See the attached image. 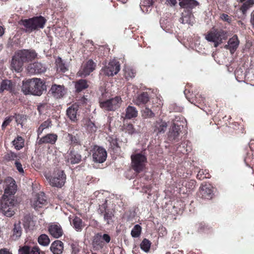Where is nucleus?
Masks as SVG:
<instances>
[{
  "instance_id": "f257e3e1",
  "label": "nucleus",
  "mask_w": 254,
  "mask_h": 254,
  "mask_svg": "<svg viewBox=\"0 0 254 254\" xmlns=\"http://www.w3.org/2000/svg\"><path fill=\"white\" fill-rule=\"evenodd\" d=\"M46 90L45 83L38 78H33L23 82L22 86V91L25 95L40 96Z\"/></svg>"
},
{
  "instance_id": "f03ea898",
  "label": "nucleus",
  "mask_w": 254,
  "mask_h": 254,
  "mask_svg": "<svg viewBox=\"0 0 254 254\" xmlns=\"http://www.w3.org/2000/svg\"><path fill=\"white\" fill-rule=\"evenodd\" d=\"M46 19L43 16H36L29 19L21 20L19 24L25 28L26 32H31L44 28Z\"/></svg>"
},
{
  "instance_id": "7ed1b4c3",
  "label": "nucleus",
  "mask_w": 254,
  "mask_h": 254,
  "mask_svg": "<svg viewBox=\"0 0 254 254\" xmlns=\"http://www.w3.org/2000/svg\"><path fill=\"white\" fill-rule=\"evenodd\" d=\"M15 200L11 198L4 197L1 203L0 210L2 214L7 217H11L15 213Z\"/></svg>"
},
{
  "instance_id": "20e7f679",
  "label": "nucleus",
  "mask_w": 254,
  "mask_h": 254,
  "mask_svg": "<svg viewBox=\"0 0 254 254\" xmlns=\"http://www.w3.org/2000/svg\"><path fill=\"white\" fill-rule=\"evenodd\" d=\"M131 158L133 169L137 173L142 171L146 161L145 155L141 153H137L132 155Z\"/></svg>"
},
{
  "instance_id": "39448f33",
  "label": "nucleus",
  "mask_w": 254,
  "mask_h": 254,
  "mask_svg": "<svg viewBox=\"0 0 254 254\" xmlns=\"http://www.w3.org/2000/svg\"><path fill=\"white\" fill-rule=\"evenodd\" d=\"M66 176L63 171H55L53 176L49 178L50 184L53 186L61 188L65 183Z\"/></svg>"
},
{
  "instance_id": "423d86ee",
  "label": "nucleus",
  "mask_w": 254,
  "mask_h": 254,
  "mask_svg": "<svg viewBox=\"0 0 254 254\" xmlns=\"http://www.w3.org/2000/svg\"><path fill=\"white\" fill-rule=\"evenodd\" d=\"M122 102L121 97L116 96L100 103V107L106 110L114 111L119 108Z\"/></svg>"
},
{
  "instance_id": "0eeeda50",
  "label": "nucleus",
  "mask_w": 254,
  "mask_h": 254,
  "mask_svg": "<svg viewBox=\"0 0 254 254\" xmlns=\"http://www.w3.org/2000/svg\"><path fill=\"white\" fill-rule=\"evenodd\" d=\"M120 70V65L116 60L110 61L107 65L102 69V71L107 76H113Z\"/></svg>"
},
{
  "instance_id": "6e6552de",
  "label": "nucleus",
  "mask_w": 254,
  "mask_h": 254,
  "mask_svg": "<svg viewBox=\"0 0 254 254\" xmlns=\"http://www.w3.org/2000/svg\"><path fill=\"white\" fill-rule=\"evenodd\" d=\"M93 160L97 163H101L104 162L107 156V153L103 148L94 146L92 151Z\"/></svg>"
},
{
  "instance_id": "1a4fd4ad",
  "label": "nucleus",
  "mask_w": 254,
  "mask_h": 254,
  "mask_svg": "<svg viewBox=\"0 0 254 254\" xmlns=\"http://www.w3.org/2000/svg\"><path fill=\"white\" fill-rule=\"evenodd\" d=\"M37 56V53L34 50H23L17 52V57L23 63H27L34 60Z\"/></svg>"
},
{
  "instance_id": "9d476101",
  "label": "nucleus",
  "mask_w": 254,
  "mask_h": 254,
  "mask_svg": "<svg viewBox=\"0 0 254 254\" xmlns=\"http://www.w3.org/2000/svg\"><path fill=\"white\" fill-rule=\"evenodd\" d=\"M96 66V64L92 60H90L82 65L77 72V75L80 77L89 75L95 69Z\"/></svg>"
},
{
  "instance_id": "9b49d317",
  "label": "nucleus",
  "mask_w": 254,
  "mask_h": 254,
  "mask_svg": "<svg viewBox=\"0 0 254 254\" xmlns=\"http://www.w3.org/2000/svg\"><path fill=\"white\" fill-rule=\"evenodd\" d=\"M227 33L222 30L212 29L205 36V39L209 42L215 41L220 39H226Z\"/></svg>"
},
{
  "instance_id": "f8f14e48",
  "label": "nucleus",
  "mask_w": 254,
  "mask_h": 254,
  "mask_svg": "<svg viewBox=\"0 0 254 254\" xmlns=\"http://www.w3.org/2000/svg\"><path fill=\"white\" fill-rule=\"evenodd\" d=\"M47 203L45 194L43 192L37 193L31 200V205L35 209H38Z\"/></svg>"
},
{
  "instance_id": "ddd939ff",
  "label": "nucleus",
  "mask_w": 254,
  "mask_h": 254,
  "mask_svg": "<svg viewBox=\"0 0 254 254\" xmlns=\"http://www.w3.org/2000/svg\"><path fill=\"white\" fill-rule=\"evenodd\" d=\"M5 188L3 197L11 195L15 193L16 190V185L15 181L11 177H8L5 180Z\"/></svg>"
},
{
  "instance_id": "4468645a",
  "label": "nucleus",
  "mask_w": 254,
  "mask_h": 254,
  "mask_svg": "<svg viewBox=\"0 0 254 254\" xmlns=\"http://www.w3.org/2000/svg\"><path fill=\"white\" fill-rule=\"evenodd\" d=\"M27 70L31 74H39L45 72L46 67L42 63L35 62L29 64L27 67Z\"/></svg>"
},
{
  "instance_id": "2eb2a0df",
  "label": "nucleus",
  "mask_w": 254,
  "mask_h": 254,
  "mask_svg": "<svg viewBox=\"0 0 254 254\" xmlns=\"http://www.w3.org/2000/svg\"><path fill=\"white\" fill-rule=\"evenodd\" d=\"M168 124L167 122L161 119L156 121L152 125L153 132L157 135L164 133L167 129Z\"/></svg>"
},
{
  "instance_id": "dca6fc26",
  "label": "nucleus",
  "mask_w": 254,
  "mask_h": 254,
  "mask_svg": "<svg viewBox=\"0 0 254 254\" xmlns=\"http://www.w3.org/2000/svg\"><path fill=\"white\" fill-rule=\"evenodd\" d=\"M50 92L52 95L56 98H61L65 94V89L64 85L53 84Z\"/></svg>"
},
{
  "instance_id": "f3484780",
  "label": "nucleus",
  "mask_w": 254,
  "mask_h": 254,
  "mask_svg": "<svg viewBox=\"0 0 254 254\" xmlns=\"http://www.w3.org/2000/svg\"><path fill=\"white\" fill-rule=\"evenodd\" d=\"M240 44V41L238 36L236 35H234L232 38H230L224 48L230 51L231 54H233L237 49Z\"/></svg>"
},
{
  "instance_id": "a211bd4d",
  "label": "nucleus",
  "mask_w": 254,
  "mask_h": 254,
  "mask_svg": "<svg viewBox=\"0 0 254 254\" xmlns=\"http://www.w3.org/2000/svg\"><path fill=\"white\" fill-rule=\"evenodd\" d=\"M180 132V126L174 122L168 132V135L169 140L171 141L176 140L178 138Z\"/></svg>"
},
{
  "instance_id": "6ab92c4d",
  "label": "nucleus",
  "mask_w": 254,
  "mask_h": 254,
  "mask_svg": "<svg viewBox=\"0 0 254 254\" xmlns=\"http://www.w3.org/2000/svg\"><path fill=\"white\" fill-rule=\"evenodd\" d=\"M50 235L55 238H59L63 234V231L60 225L52 224L48 229Z\"/></svg>"
},
{
  "instance_id": "aec40b11",
  "label": "nucleus",
  "mask_w": 254,
  "mask_h": 254,
  "mask_svg": "<svg viewBox=\"0 0 254 254\" xmlns=\"http://www.w3.org/2000/svg\"><path fill=\"white\" fill-rule=\"evenodd\" d=\"M67 163L71 164H77L81 160V156L75 151H70L66 156Z\"/></svg>"
},
{
  "instance_id": "412c9836",
  "label": "nucleus",
  "mask_w": 254,
  "mask_h": 254,
  "mask_svg": "<svg viewBox=\"0 0 254 254\" xmlns=\"http://www.w3.org/2000/svg\"><path fill=\"white\" fill-rule=\"evenodd\" d=\"M213 191L210 185L202 186L200 189L201 197L205 199H210L213 195Z\"/></svg>"
},
{
  "instance_id": "4be33fe9",
  "label": "nucleus",
  "mask_w": 254,
  "mask_h": 254,
  "mask_svg": "<svg viewBox=\"0 0 254 254\" xmlns=\"http://www.w3.org/2000/svg\"><path fill=\"white\" fill-rule=\"evenodd\" d=\"M57 138L58 136L56 134H48L40 138L38 141V143L39 144H42L44 143H50L54 144L56 142Z\"/></svg>"
},
{
  "instance_id": "5701e85b",
  "label": "nucleus",
  "mask_w": 254,
  "mask_h": 254,
  "mask_svg": "<svg viewBox=\"0 0 254 254\" xmlns=\"http://www.w3.org/2000/svg\"><path fill=\"white\" fill-rule=\"evenodd\" d=\"M71 225L77 232H80L83 228L84 225L81 219L77 216H73L72 218L71 216L69 217Z\"/></svg>"
},
{
  "instance_id": "b1692460",
  "label": "nucleus",
  "mask_w": 254,
  "mask_h": 254,
  "mask_svg": "<svg viewBox=\"0 0 254 254\" xmlns=\"http://www.w3.org/2000/svg\"><path fill=\"white\" fill-rule=\"evenodd\" d=\"M23 62L17 57V53L14 56L11 61V67L16 72H19L22 70Z\"/></svg>"
},
{
  "instance_id": "393cba45",
  "label": "nucleus",
  "mask_w": 254,
  "mask_h": 254,
  "mask_svg": "<svg viewBox=\"0 0 254 254\" xmlns=\"http://www.w3.org/2000/svg\"><path fill=\"white\" fill-rule=\"evenodd\" d=\"M78 110V106L73 104L66 110V115L69 119L73 122L77 121V112Z\"/></svg>"
},
{
  "instance_id": "a878e982",
  "label": "nucleus",
  "mask_w": 254,
  "mask_h": 254,
  "mask_svg": "<svg viewBox=\"0 0 254 254\" xmlns=\"http://www.w3.org/2000/svg\"><path fill=\"white\" fill-rule=\"evenodd\" d=\"M50 250L54 254H61L64 250V244L61 241L56 240L51 244Z\"/></svg>"
},
{
  "instance_id": "bb28decb",
  "label": "nucleus",
  "mask_w": 254,
  "mask_h": 254,
  "mask_svg": "<svg viewBox=\"0 0 254 254\" xmlns=\"http://www.w3.org/2000/svg\"><path fill=\"white\" fill-rule=\"evenodd\" d=\"M22 229L21 227V223L18 221L14 224V228L13 229V233L11 236L12 239L14 240H17L21 236Z\"/></svg>"
},
{
  "instance_id": "cd10ccee",
  "label": "nucleus",
  "mask_w": 254,
  "mask_h": 254,
  "mask_svg": "<svg viewBox=\"0 0 254 254\" xmlns=\"http://www.w3.org/2000/svg\"><path fill=\"white\" fill-rule=\"evenodd\" d=\"M149 101V96L147 93L143 92L139 95L135 99L133 100L134 103L137 105L140 106L143 104H145Z\"/></svg>"
},
{
  "instance_id": "c85d7f7f",
  "label": "nucleus",
  "mask_w": 254,
  "mask_h": 254,
  "mask_svg": "<svg viewBox=\"0 0 254 254\" xmlns=\"http://www.w3.org/2000/svg\"><path fill=\"white\" fill-rule=\"evenodd\" d=\"M179 5L185 8H193L198 5V2L195 0H179Z\"/></svg>"
},
{
  "instance_id": "c756f323",
  "label": "nucleus",
  "mask_w": 254,
  "mask_h": 254,
  "mask_svg": "<svg viewBox=\"0 0 254 254\" xmlns=\"http://www.w3.org/2000/svg\"><path fill=\"white\" fill-rule=\"evenodd\" d=\"M138 115V111L135 107L128 106L126 109L125 118L131 119L136 118Z\"/></svg>"
},
{
  "instance_id": "7c9ffc66",
  "label": "nucleus",
  "mask_w": 254,
  "mask_h": 254,
  "mask_svg": "<svg viewBox=\"0 0 254 254\" xmlns=\"http://www.w3.org/2000/svg\"><path fill=\"white\" fill-rule=\"evenodd\" d=\"M22 221L23 226L25 228H32L35 225V222L33 220V218L30 214L25 215Z\"/></svg>"
},
{
  "instance_id": "2f4dec72",
  "label": "nucleus",
  "mask_w": 254,
  "mask_h": 254,
  "mask_svg": "<svg viewBox=\"0 0 254 254\" xmlns=\"http://www.w3.org/2000/svg\"><path fill=\"white\" fill-rule=\"evenodd\" d=\"M141 115L143 119H152L155 117V113L148 107H145L141 111Z\"/></svg>"
},
{
  "instance_id": "473e14b6",
  "label": "nucleus",
  "mask_w": 254,
  "mask_h": 254,
  "mask_svg": "<svg viewBox=\"0 0 254 254\" xmlns=\"http://www.w3.org/2000/svg\"><path fill=\"white\" fill-rule=\"evenodd\" d=\"M193 17L191 14L190 12L182 13V17L180 19V21L183 23H188L192 24L193 23Z\"/></svg>"
},
{
  "instance_id": "72a5a7b5",
  "label": "nucleus",
  "mask_w": 254,
  "mask_h": 254,
  "mask_svg": "<svg viewBox=\"0 0 254 254\" xmlns=\"http://www.w3.org/2000/svg\"><path fill=\"white\" fill-rule=\"evenodd\" d=\"M13 84L10 80H3L0 83V92H2L4 90L12 91Z\"/></svg>"
},
{
  "instance_id": "f704fd0d",
  "label": "nucleus",
  "mask_w": 254,
  "mask_h": 254,
  "mask_svg": "<svg viewBox=\"0 0 254 254\" xmlns=\"http://www.w3.org/2000/svg\"><path fill=\"white\" fill-rule=\"evenodd\" d=\"M87 81L84 79H80L77 81L75 84V88L78 92H80L82 90L88 87Z\"/></svg>"
},
{
  "instance_id": "c9c22d12",
  "label": "nucleus",
  "mask_w": 254,
  "mask_h": 254,
  "mask_svg": "<svg viewBox=\"0 0 254 254\" xmlns=\"http://www.w3.org/2000/svg\"><path fill=\"white\" fill-rule=\"evenodd\" d=\"M39 244L43 246H47L50 243L49 237L46 234L41 235L38 239Z\"/></svg>"
},
{
  "instance_id": "e433bc0d",
  "label": "nucleus",
  "mask_w": 254,
  "mask_h": 254,
  "mask_svg": "<svg viewBox=\"0 0 254 254\" xmlns=\"http://www.w3.org/2000/svg\"><path fill=\"white\" fill-rule=\"evenodd\" d=\"M12 143L15 148L20 150L24 146V139L21 136H17L13 141Z\"/></svg>"
},
{
  "instance_id": "4c0bfd02",
  "label": "nucleus",
  "mask_w": 254,
  "mask_h": 254,
  "mask_svg": "<svg viewBox=\"0 0 254 254\" xmlns=\"http://www.w3.org/2000/svg\"><path fill=\"white\" fill-rule=\"evenodd\" d=\"M56 64L58 70L63 72H65L67 71V68L61 58L59 57L56 59Z\"/></svg>"
},
{
  "instance_id": "58836bf2",
  "label": "nucleus",
  "mask_w": 254,
  "mask_h": 254,
  "mask_svg": "<svg viewBox=\"0 0 254 254\" xmlns=\"http://www.w3.org/2000/svg\"><path fill=\"white\" fill-rule=\"evenodd\" d=\"M141 227L138 224L135 225L131 231V235L132 237L137 238L141 233Z\"/></svg>"
},
{
  "instance_id": "ea45409f",
  "label": "nucleus",
  "mask_w": 254,
  "mask_h": 254,
  "mask_svg": "<svg viewBox=\"0 0 254 254\" xmlns=\"http://www.w3.org/2000/svg\"><path fill=\"white\" fill-rule=\"evenodd\" d=\"M254 4V0H248L245 2L241 7V10L244 14L251 6Z\"/></svg>"
},
{
  "instance_id": "a19ab883",
  "label": "nucleus",
  "mask_w": 254,
  "mask_h": 254,
  "mask_svg": "<svg viewBox=\"0 0 254 254\" xmlns=\"http://www.w3.org/2000/svg\"><path fill=\"white\" fill-rule=\"evenodd\" d=\"M86 125L87 129L89 132L93 133L96 131L97 127L95 126V124L90 120L87 121Z\"/></svg>"
},
{
  "instance_id": "79ce46f5",
  "label": "nucleus",
  "mask_w": 254,
  "mask_h": 254,
  "mask_svg": "<svg viewBox=\"0 0 254 254\" xmlns=\"http://www.w3.org/2000/svg\"><path fill=\"white\" fill-rule=\"evenodd\" d=\"M150 245H151V244H150V242L148 240L145 239L141 243L140 248L144 252H147L149 251V250L150 249Z\"/></svg>"
},
{
  "instance_id": "37998d69",
  "label": "nucleus",
  "mask_w": 254,
  "mask_h": 254,
  "mask_svg": "<svg viewBox=\"0 0 254 254\" xmlns=\"http://www.w3.org/2000/svg\"><path fill=\"white\" fill-rule=\"evenodd\" d=\"M17 155L12 152H7L4 156V159L6 161H10L12 160H17Z\"/></svg>"
},
{
  "instance_id": "c03bdc74",
  "label": "nucleus",
  "mask_w": 254,
  "mask_h": 254,
  "mask_svg": "<svg viewBox=\"0 0 254 254\" xmlns=\"http://www.w3.org/2000/svg\"><path fill=\"white\" fill-rule=\"evenodd\" d=\"M67 139L70 141L71 143L75 144H78L80 143V140L79 138L75 136H73L71 134H67Z\"/></svg>"
},
{
  "instance_id": "a18cd8bd",
  "label": "nucleus",
  "mask_w": 254,
  "mask_h": 254,
  "mask_svg": "<svg viewBox=\"0 0 254 254\" xmlns=\"http://www.w3.org/2000/svg\"><path fill=\"white\" fill-rule=\"evenodd\" d=\"M113 214L112 213H109V212H106L104 214V218L105 221H107L108 224H110L113 222L112 218Z\"/></svg>"
},
{
  "instance_id": "49530a36",
  "label": "nucleus",
  "mask_w": 254,
  "mask_h": 254,
  "mask_svg": "<svg viewBox=\"0 0 254 254\" xmlns=\"http://www.w3.org/2000/svg\"><path fill=\"white\" fill-rule=\"evenodd\" d=\"M31 250L29 247L25 246L19 250V254H30Z\"/></svg>"
},
{
  "instance_id": "de8ad7c7",
  "label": "nucleus",
  "mask_w": 254,
  "mask_h": 254,
  "mask_svg": "<svg viewBox=\"0 0 254 254\" xmlns=\"http://www.w3.org/2000/svg\"><path fill=\"white\" fill-rule=\"evenodd\" d=\"M70 247L72 249V254H76L79 252V246L76 242L71 243Z\"/></svg>"
},
{
  "instance_id": "09e8293b",
  "label": "nucleus",
  "mask_w": 254,
  "mask_h": 254,
  "mask_svg": "<svg viewBox=\"0 0 254 254\" xmlns=\"http://www.w3.org/2000/svg\"><path fill=\"white\" fill-rule=\"evenodd\" d=\"M15 121L17 124L22 125L23 122L25 120V117L20 115H16L15 116Z\"/></svg>"
},
{
  "instance_id": "8fccbe9b",
  "label": "nucleus",
  "mask_w": 254,
  "mask_h": 254,
  "mask_svg": "<svg viewBox=\"0 0 254 254\" xmlns=\"http://www.w3.org/2000/svg\"><path fill=\"white\" fill-rule=\"evenodd\" d=\"M14 164L15 167L19 173L21 174H23L24 172L21 163L17 160H16Z\"/></svg>"
},
{
  "instance_id": "3c124183",
  "label": "nucleus",
  "mask_w": 254,
  "mask_h": 254,
  "mask_svg": "<svg viewBox=\"0 0 254 254\" xmlns=\"http://www.w3.org/2000/svg\"><path fill=\"white\" fill-rule=\"evenodd\" d=\"M125 75L127 78L128 79L129 78H132L134 77L135 73L132 71V70L127 69L125 70Z\"/></svg>"
},
{
  "instance_id": "603ef678",
  "label": "nucleus",
  "mask_w": 254,
  "mask_h": 254,
  "mask_svg": "<svg viewBox=\"0 0 254 254\" xmlns=\"http://www.w3.org/2000/svg\"><path fill=\"white\" fill-rule=\"evenodd\" d=\"M102 239V236L99 234L96 235L93 239V243L98 245H99L101 243Z\"/></svg>"
},
{
  "instance_id": "864d4df0",
  "label": "nucleus",
  "mask_w": 254,
  "mask_h": 254,
  "mask_svg": "<svg viewBox=\"0 0 254 254\" xmlns=\"http://www.w3.org/2000/svg\"><path fill=\"white\" fill-rule=\"evenodd\" d=\"M126 131L129 134H132L134 132V129L132 124H128L125 127Z\"/></svg>"
},
{
  "instance_id": "5fc2aeb1",
  "label": "nucleus",
  "mask_w": 254,
  "mask_h": 254,
  "mask_svg": "<svg viewBox=\"0 0 254 254\" xmlns=\"http://www.w3.org/2000/svg\"><path fill=\"white\" fill-rule=\"evenodd\" d=\"M12 117H8L6 118L5 121L3 122V123L2 124V128H5L12 121Z\"/></svg>"
},
{
  "instance_id": "6e6d98bb",
  "label": "nucleus",
  "mask_w": 254,
  "mask_h": 254,
  "mask_svg": "<svg viewBox=\"0 0 254 254\" xmlns=\"http://www.w3.org/2000/svg\"><path fill=\"white\" fill-rule=\"evenodd\" d=\"M30 254H40L39 248L37 246L33 247L31 250Z\"/></svg>"
},
{
  "instance_id": "4d7b16f0",
  "label": "nucleus",
  "mask_w": 254,
  "mask_h": 254,
  "mask_svg": "<svg viewBox=\"0 0 254 254\" xmlns=\"http://www.w3.org/2000/svg\"><path fill=\"white\" fill-rule=\"evenodd\" d=\"M221 18L223 20L228 22H230L231 21V18H230L229 16L226 14H222L221 15Z\"/></svg>"
},
{
  "instance_id": "13d9d810",
  "label": "nucleus",
  "mask_w": 254,
  "mask_h": 254,
  "mask_svg": "<svg viewBox=\"0 0 254 254\" xmlns=\"http://www.w3.org/2000/svg\"><path fill=\"white\" fill-rule=\"evenodd\" d=\"M41 127L44 129L48 128L50 126V122L49 121H46L43 123L41 125Z\"/></svg>"
},
{
  "instance_id": "bf43d9fd",
  "label": "nucleus",
  "mask_w": 254,
  "mask_h": 254,
  "mask_svg": "<svg viewBox=\"0 0 254 254\" xmlns=\"http://www.w3.org/2000/svg\"><path fill=\"white\" fill-rule=\"evenodd\" d=\"M0 254H12V253L9 250L3 248L0 250Z\"/></svg>"
},
{
  "instance_id": "052dcab7",
  "label": "nucleus",
  "mask_w": 254,
  "mask_h": 254,
  "mask_svg": "<svg viewBox=\"0 0 254 254\" xmlns=\"http://www.w3.org/2000/svg\"><path fill=\"white\" fill-rule=\"evenodd\" d=\"M102 239H103L106 243H109L110 241V237L108 234H104L102 236Z\"/></svg>"
},
{
  "instance_id": "680f3d73",
  "label": "nucleus",
  "mask_w": 254,
  "mask_h": 254,
  "mask_svg": "<svg viewBox=\"0 0 254 254\" xmlns=\"http://www.w3.org/2000/svg\"><path fill=\"white\" fill-rule=\"evenodd\" d=\"M225 39H220L219 40H216L215 41H212L214 43V46L215 47H217L221 43H222V40H225Z\"/></svg>"
},
{
  "instance_id": "e2e57ef3",
  "label": "nucleus",
  "mask_w": 254,
  "mask_h": 254,
  "mask_svg": "<svg viewBox=\"0 0 254 254\" xmlns=\"http://www.w3.org/2000/svg\"><path fill=\"white\" fill-rule=\"evenodd\" d=\"M44 128L43 127H41V126H40V127H39L38 130H37V133H38V136H39L40 134H41L44 130Z\"/></svg>"
},
{
  "instance_id": "0e129e2a",
  "label": "nucleus",
  "mask_w": 254,
  "mask_h": 254,
  "mask_svg": "<svg viewBox=\"0 0 254 254\" xmlns=\"http://www.w3.org/2000/svg\"><path fill=\"white\" fill-rule=\"evenodd\" d=\"M167 1L171 5H175L177 3V0H168Z\"/></svg>"
},
{
  "instance_id": "69168bd1",
  "label": "nucleus",
  "mask_w": 254,
  "mask_h": 254,
  "mask_svg": "<svg viewBox=\"0 0 254 254\" xmlns=\"http://www.w3.org/2000/svg\"><path fill=\"white\" fill-rule=\"evenodd\" d=\"M251 22L254 26V13L251 14Z\"/></svg>"
},
{
  "instance_id": "338daca9",
  "label": "nucleus",
  "mask_w": 254,
  "mask_h": 254,
  "mask_svg": "<svg viewBox=\"0 0 254 254\" xmlns=\"http://www.w3.org/2000/svg\"><path fill=\"white\" fill-rule=\"evenodd\" d=\"M3 33L4 29L1 26H0V36H1L3 34Z\"/></svg>"
},
{
  "instance_id": "774afa93",
  "label": "nucleus",
  "mask_w": 254,
  "mask_h": 254,
  "mask_svg": "<svg viewBox=\"0 0 254 254\" xmlns=\"http://www.w3.org/2000/svg\"><path fill=\"white\" fill-rule=\"evenodd\" d=\"M143 3H145L146 2L147 4H149V6H150V5H151V1H150V0H144L143 1Z\"/></svg>"
}]
</instances>
